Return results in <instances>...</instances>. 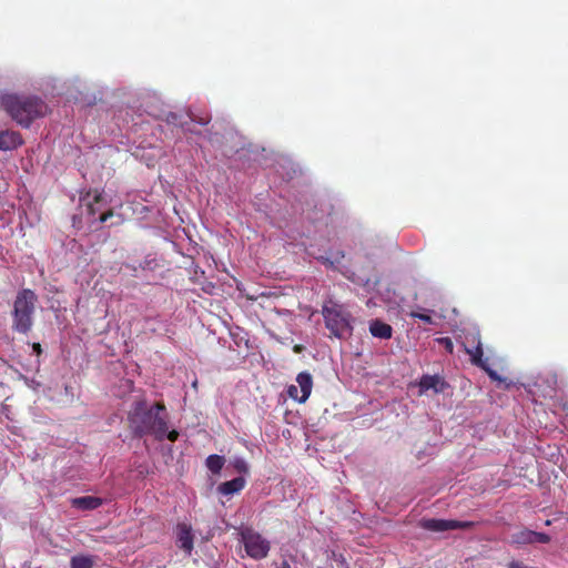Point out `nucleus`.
I'll return each mask as SVG.
<instances>
[{"label": "nucleus", "instance_id": "2", "mask_svg": "<svg viewBox=\"0 0 568 568\" xmlns=\"http://www.w3.org/2000/svg\"><path fill=\"white\" fill-rule=\"evenodd\" d=\"M1 105L23 128H29L36 119L44 116L48 111L45 102L37 97L6 94L1 99Z\"/></svg>", "mask_w": 568, "mask_h": 568}, {"label": "nucleus", "instance_id": "25", "mask_svg": "<svg viewBox=\"0 0 568 568\" xmlns=\"http://www.w3.org/2000/svg\"><path fill=\"white\" fill-rule=\"evenodd\" d=\"M33 351H34L36 353L40 354V353H41V351H42V349H41V345H40L39 343H34V344H33Z\"/></svg>", "mask_w": 568, "mask_h": 568}, {"label": "nucleus", "instance_id": "18", "mask_svg": "<svg viewBox=\"0 0 568 568\" xmlns=\"http://www.w3.org/2000/svg\"><path fill=\"white\" fill-rule=\"evenodd\" d=\"M92 560L85 556H75L71 559V568H92Z\"/></svg>", "mask_w": 568, "mask_h": 568}, {"label": "nucleus", "instance_id": "3", "mask_svg": "<svg viewBox=\"0 0 568 568\" xmlns=\"http://www.w3.org/2000/svg\"><path fill=\"white\" fill-rule=\"evenodd\" d=\"M37 304L38 296L31 288H22L17 293L11 311L13 332L28 335L32 331Z\"/></svg>", "mask_w": 568, "mask_h": 568}, {"label": "nucleus", "instance_id": "1", "mask_svg": "<svg viewBox=\"0 0 568 568\" xmlns=\"http://www.w3.org/2000/svg\"><path fill=\"white\" fill-rule=\"evenodd\" d=\"M128 427L136 438L152 435L156 440L168 438L172 443L179 438L175 429L169 432L166 407L162 402L149 406L145 399L135 400L128 413Z\"/></svg>", "mask_w": 568, "mask_h": 568}, {"label": "nucleus", "instance_id": "11", "mask_svg": "<svg viewBox=\"0 0 568 568\" xmlns=\"http://www.w3.org/2000/svg\"><path fill=\"white\" fill-rule=\"evenodd\" d=\"M176 544L185 554L191 555L193 550V535L191 526L186 524L178 525Z\"/></svg>", "mask_w": 568, "mask_h": 568}, {"label": "nucleus", "instance_id": "24", "mask_svg": "<svg viewBox=\"0 0 568 568\" xmlns=\"http://www.w3.org/2000/svg\"><path fill=\"white\" fill-rule=\"evenodd\" d=\"M111 216H113V211L112 210H108L106 212L102 213L99 216V222L100 223H105Z\"/></svg>", "mask_w": 568, "mask_h": 568}, {"label": "nucleus", "instance_id": "12", "mask_svg": "<svg viewBox=\"0 0 568 568\" xmlns=\"http://www.w3.org/2000/svg\"><path fill=\"white\" fill-rule=\"evenodd\" d=\"M102 201V193L98 190H90L81 197V202L87 206L88 214L91 216H94L100 210Z\"/></svg>", "mask_w": 568, "mask_h": 568}, {"label": "nucleus", "instance_id": "15", "mask_svg": "<svg viewBox=\"0 0 568 568\" xmlns=\"http://www.w3.org/2000/svg\"><path fill=\"white\" fill-rule=\"evenodd\" d=\"M245 484L246 481L243 477H236L232 480L220 484L217 490L222 495H233L241 491L245 487Z\"/></svg>", "mask_w": 568, "mask_h": 568}, {"label": "nucleus", "instance_id": "19", "mask_svg": "<svg viewBox=\"0 0 568 568\" xmlns=\"http://www.w3.org/2000/svg\"><path fill=\"white\" fill-rule=\"evenodd\" d=\"M233 468L240 473V474H247L248 473V465L245 459L241 457H236L231 462Z\"/></svg>", "mask_w": 568, "mask_h": 568}, {"label": "nucleus", "instance_id": "13", "mask_svg": "<svg viewBox=\"0 0 568 568\" xmlns=\"http://www.w3.org/2000/svg\"><path fill=\"white\" fill-rule=\"evenodd\" d=\"M103 504L102 498L95 496L77 497L71 500L72 507L80 510H93Z\"/></svg>", "mask_w": 568, "mask_h": 568}, {"label": "nucleus", "instance_id": "9", "mask_svg": "<svg viewBox=\"0 0 568 568\" xmlns=\"http://www.w3.org/2000/svg\"><path fill=\"white\" fill-rule=\"evenodd\" d=\"M420 393L433 389L436 394L444 393L448 384L438 375H423L419 383Z\"/></svg>", "mask_w": 568, "mask_h": 568}, {"label": "nucleus", "instance_id": "10", "mask_svg": "<svg viewBox=\"0 0 568 568\" xmlns=\"http://www.w3.org/2000/svg\"><path fill=\"white\" fill-rule=\"evenodd\" d=\"M23 144L22 135L18 131L4 130L0 131V150H16Z\"/></svg>", "mask_w": 568, "mask_h": 568}, {"label": "nucleus", "instance_id": "8", "mask_svg": "<svg viewBox=\"0 0 568 568\" xmlns=\"http://www.w3.org/2000/svg\"><path fill=\"white\" fill-rule=\"evenodd\" d=\"M296 385H291L287 389V394L291 398L298 403H305L311 395L313 387L312 375L307 372H302L296 377Z\"/></svg>", "mask_w": 568, "mask_h": 568}, {"label": "nucleus", "instance_id": "4", "mask_svg": "<svg viewBox=\"0 0 568 568\" xmlns=\"http://www.w3.org/2000/svg\"><path fill=\"white\" fill-rule=\"evenodd\" d=\"M322 314L332 335L341 338L345 334H351L349 314L344 312L341 305L329 302L323 306Z\"/></svg>", "mask_w": 568, "mask_h": 568}, {"label": "nucleus", "instance_id": "7", "mask_svg": "<svg viewBox=\"0 0 568 568\" xmlns=\"http://www.w3.org/2000/svg\"><path fill=\"white\" fill-rule=\"evenodd\" d=\"M475 524L473 521H463V520H454V519H423L420 521V527L434 531V532H443L447 530L455 529H469L473 528Z\"/></svg>", "mask_w": 568, "mask_h": 568}, {"label": "nucleus", "instance_id": "23", "mask_svg": "<svg viewBox=\"0 0 568 568\" xmlns=\"http://www.w3.org/2000/svg\"><path fill=\"white\" fill-rule=\"evenodd\" d=\"M507 568H531V567L527 566L524 561L511 560L507 564Z\"/></svg>", "mask_w": 568, "mask_h": 568}, {"label": "nucleus", "instance_id": "20", "mask_svg": "<svg viewBox=\"0 0 568 568\" xmlns=\"http://www.w3.org/2000/svg\"><path fill=\"white\" fill-rule=\"evenodd\" d=\"M436 342L442 345L449 354L454 352V344L449 337H439Z\"/></svg>", "mask_w": 568, "mask_h": 568}, {"label": "nucleus", "instance_id": "6", "mask_svg": "<svg viewBox=\"0 0 568 568\" xmlns=\"http://www.w3.org/2000/svg\"><path fill=\"white\" fill-rule=\"evenodd\" d=\"M464 347L467 354L470 355L471 364L480 367L483 371L487 373V375L493 381H497L499 383H505L506 381L501 378L496 371L489 367L487 359H485L483 346L478 335H471L470 339L466 337V342L464 343Z\"/></svg>", "mask_w": 568, "mask_h": 568}, {"label": "nucleus", "instance_id": "5", "mask_svg": "<svg viewBox=\"0 0 568 568\" xmlns=\"http://www.w3.org/2000/svg\"><path fill=\"white\" fill-rule=\"evenodd\" d=\"M240 537L247 556L256 560L267 557L271 544L260 532L251 527H244L240 531Z\"/></svg>", "mask_w": 568, "mask_h": 568}, {"label": "nucleus", "instance_id": "16", "mask_svg": "<svg viewBox=\"0 0 568 568\" xmlns=\"http://www.w3.org/2000/svg\"><path fill=\"white\" fill-rule=\"evenodd\" d=\"M534 530L528 528H521L520 530L514 532L510 537V541L516 546H525L534 544Z\"/></svg>", "mask_w": 568, "mask_h": 568}, {"label": "nucleus", "instance_id": "26", "mask_svg": "<svg viewBox=\"0 0 568 568\" xmlns=\"http://www.w3.org/2000/svg\"><path fill=\"white\" fill-rule=\"evenodd\" d=\"M280 568H292V566H291V564L287 560H283L281 562V567Z\"/></svg>", "mask_w": 568, "mask_h": 568}, {"label": "nucleus", "instance_id": "14", "mask_svg": "<svg viewBox=\"0 0 568 568\" xmlns=\"http://www.w3.org/2000/svg\"><path fill=\"white\" fill-rule=\"evenodd\" d=\"M369 332L374 337L388 339L392 337L393 328L381 320H374L369 323Z\"/></svg>", "mask_w": 568, "mask_h": 568}, {"label": "nucleus", "instance_id": "21", "mask_svg": "<svg viewBox=\"0 0 568 568\" xmlns=\"http://www.w3.org/2000/svg\"><path fill=\"white\" fill-rule=\"evenodd\" d=\"M409 315H410V317L418 318V320L423 321L426 324H433L434 323L432 316L426 314V313L410 312Z\"/></svg>", "mask_w": 568, "mask_h": 568}, {"label": "nucleus", "instance_id": "22", "mask_svg": "<svg viewBox=\"0 0 568 568\" xmlns=\"http://www.w3.org/2000/svg\"><path fill=\"white\" fill-rule=\"evenodd\" d=\"M534 544H548L550 541V536L545 532L534 531Z\"/></svg>", "mask_w": 568, "mask_h": 568}, {"label": "nucleus", "instance_id": "17", "mask_svg": "<svg viewBox=\"0 0 568 568\" xmlns=\"http://www.w3.org/2000/svg\"><path fill=\"white\" fill-rule=\"evenodd\" d=\"M224 464L225 458L216 454L210 455L205 460V465L212 474H220Z\"/></svg>", "mask_w": 568, "mask_h": 568}]
</instances>
